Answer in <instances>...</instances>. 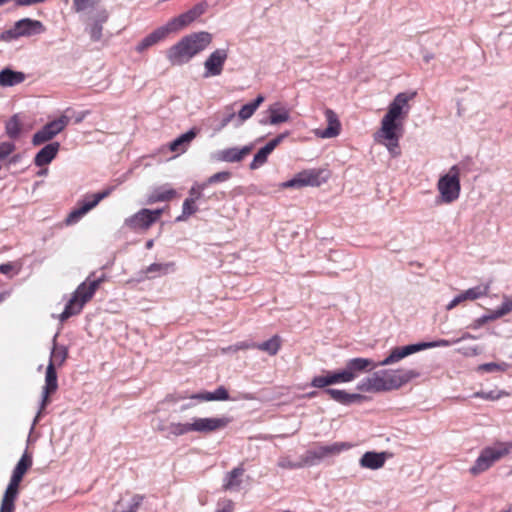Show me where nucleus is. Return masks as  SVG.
I'll list each match as a JSON object with an SVG mask.
<instances>
[{
	"label": "nucleus",
	"instance_id": "nucleus-1",
	"mask_svg": "<svg viewBox=\"0 0 512 512\" xmlns=\"http://www.w3.org/2000/svg\"><path fill=\"white\" fill-rule=\"evenodd\" d=\"M415 95V92L398 93L388 105L379 129L373 134L374 141L384 146L393 158L401 154L399 142L404 132V120L410 111L409 102Z\"/></svg>",
	"mask_w": 512,
	"mask_h": 512
},
{
	"label": "nucleus",
	"instance_id": "nucleus-2",
	"mask_svg": "<svg viewBox=\"0 0 512 512\" xmlns=\"http://www.w3.org/2000/svg\"><path fill=\"white\" fill-rule=\"evenodd\" d=\"M408 354H389L378 364L367 358H354L348 362L346 367L338 371H327L323 375L312 379L311 385L316 388H324L329 385L347 383L354 380L360 372L372 370L378 365H390L402 360Z\"/></svg>",
	"mask_w": 512,
	"mask_h": 512
},
{
	"label": "nucleus",
	"instance_id": "nucleus-3",
	"mask_svg": "<svg viewBox=\"0 0 512 512\" xmlns=\"http://www.w3.org/2000/svg\"><path fill=\"white\" fill-rule=\"evenodd\" d=\"M213 35L198 31L183 36L166 51V58L172 66H181L205 51L212 43Z\"/></svg>",
	"mask_w": 512,
	"mask_h": 512
},
{
	"label": "nucleus",
	"instance_id": "nucleus-4",
	"mask_svg": "<svg viewBox=\"0 0 512 512\" xmlns=\"http://www.w3.org/2000/svg\"><path fill=\"white\" fill-rule=\"evenodd\" d=\"M103 282V277L91 279L88 277L82 282L72 294V297L65 306L64 311L59 315V320L64 322L71 316L79 314L84 305L92 299L96 290Z\"/></svg>",
	"mask_w": 512,
	"mask_h": 512
},
{
	"label": "nucleus",
	"instance_id": "nucleus-5",
	"mask_svg": "<svg viewBox=\"0 0 512 512\" xmlns=\"http://www.w3.org/2000/svg\"><path fill=\"white\" fill-rule=\"evenodd\" d=\"M31 466L32 457L27 451H25L13 470L9 484L2 497L0 512H14L15 501L19 494L20 482Z\"/></svg>",
	"mask_w": 512,
	"mask_h": 512
},
{
	"label": "nucleus",
	"instance_id": "nucleus-6",
	"mask_svg": "<svg viewBox=\"0 0 512 512\" xmlns=\"http://www.w3.org/2000/svg\"><path fill=\"white\" fill-rule=\"evenodd\" d=\"M230 423L228 417H193L182 425H173L172 431L175 437H180L188 433L208 434L224 429Z\"/></svg>",
	"mask_w": 512,
	"mask_h": 512
},
{
	"label": "nucleus",
	"instance_id": "nucleus-7",
	"mask_svg": "<svg viewBox=\"0 0 512 512\" xmlns=\"http://www.w3.org/2000/svg\"><path fill=\"white\" fill-rule=\"evenodd\" d=\"M512 452V442H495L482 449L469 472L477 476Z\"/></svg>",
	"mask_w": 512,
	"mask_h": 512
},
{
	"label": "nucleus",
	"instance_id": "nucleus-8",
	"mask_svg": "<svg viewBox=\"0 0 512 512\" xmlns=\"http://www.w3.org/2000/svg\"><path fill=\"white\" fill-rule=\"evenodd\" d=\"M460 174L459 166L453 165L439 177L436 187L440 203L451 204L459 199L461 192Z\"/></svg>",
	"mask_w": 512,
	"mask_h": 512
},
{
	"label": "nucleus",
	"instance_id": "nucleus-9",
	"mask_svg": "<svg viewBox=\"0 0 512 512\" xmlns=\"http://www.w3.org/2000/svg\"><path fill=\"white\" fill-rule=\"evenodd\" d=\"M329 172L321 168L305 169L297 173L292 179L282 182L281 189L303 187H318L329 179Z\"/></svg>",
	"mask_w": 512,
	"mask_h": 512
},
{
	"label": "nucleus",
	"instance_id": "nucleus-10",
	"mask_svg": "<svg viewBox=\"0 0 512 512\" xmlns=\"http://www.w3.org/2000/svg\"><path fill=\"white\" fill-rule=\"evenodd\" d=\"M67 354H51L49 363L46 369V375H45V385L43 387L42 391V399L40 404V409L34 419V424L38 421L40 418V415L46 405L49 401V395L54 393L58 388L57 383V374H56V366H61L64 361L66 360Z\"/></svg>",
	"mask_w": 512,
	"mask_h": 512
},
{
	"label": "nucleus",
	"instance_id": "nucleus-11",
	"mask_svg": "<svg viewBox=\"0 0 512 512\" xmlns=\"http://www.w3.org/2000/svg\"><path fill=\"white\" fill-rule=\"evenodd\" d=\"M350 448H352V444L348 442H334L327 445L319 444L306 451L304 454V464L307 466H314L319 462L335 457Z\"/></svg>",
	"mask_w": 512,
	"mask_h": 512
},
{
	"label": "nucleus",
	"instance_id": "nucleus-12",
	"mask_svg": "<svg viewBox=\"0 0 512 512\" xmlns=\"http://www.w3.org/2000/svg\"><path fill=\"white\" fill-rule=\"evenodd\" d=\"M112 192V188H107L95 194L85 195L77 202V206L68 214L66 224L72 225L77 223L89 211L95 208L101 200L108 197Z\"/></svg>",
	"mask_w": 512,
	"mask_h": 512
},
{
	"label": "nucleus",
	"instance_id": "nucleus-13",
	"mask_svg": "<svg viewBox=\"0 0 512 512\" xmlns=\"http://www.w3.org/2000/svg\"><path fill=\"white\" fill-rule=\"evenodd\" d=\"M228 57L229 50L227 48H217L213 50L203 62L202 77L209 79L222 75Z\"/></svg>",
	"mask_w": 512,
	"mask_h": 512
},
{
	"label": "nucleus",
	"instance_id": "nucleus-14",
	"mask_svg": "<svg viewBox=\"0 0 512 512\" xmlns=\"http://www.w3.org/2000/svg\"><path fill=\"white\" fill-rule=\"evenodd\" d=\"M69 123V117L62 115L59 118L47 123L41 130L37 131L32 138L33 145H41L52 140L57 136Z\"/></svg>",
	"mask_w": 512,
	"mask_h": 512
},
{
	"label": "nucleus",
	"instance_id": "nucleus-15",
	"mask_svg": "<svg viewBox=\"0 0 512 512\" xmlns=\"http://www.w3.org/2000/svg\"><path fill=\"white\" fill-rule=\"evenodd\" d=\"M163 210L142 209L125 220V224L132 229H148L161 216Z\"/></svg>",
	"mask_w": 512,
	"mask_h": 512
},
{
	"label": "nucleus",
	"instance_id": "nucleus-16",
	"mask_svg": "<svg viewBox=\"0 0 512 512\" xmlns=\"http://www.w3.org/2000/svg\"><path fill=\"white\" fill-rule=\"evenodd\" d=\"M384 371L387 375L389 386L392 390L399 389L403 385L409 383L421 375V372L417 369H398Z\"/></svg>",
	"mask_w": 512,
	"mask_h": 512
},
{
	"label": "nucleus",
	"instance_id": "nucleus-17",
	"mask_svg": "<svg viewBox=\"0 0 512 512\" xmlns=\"http://www.w3.org/2000/svg\"><path fill=\"white\" fill-rule=\"evenodd\" d=\"M282 339L278 335L272 336L267 341L255 343L250 340L238 342L234 346V350H263L267 352H277L282 347Z\"/></svg>",
	"mask_w": 512,
	"mask_h": 512
},
{
	"label": "nucleus",
	"instance_id": "nucleus-18",
	"mask_svg": "<svg viewBox=\"0 0 512 512\" xmlns=\"http://www.w3.org/2000/svg\"><path fill=\"white\" fill-rule=\"evenodd\" d=\"M205 9L206 7L204 4L195 5L193 8L186 11L185 13H182L181 15L171 19L169 21L170 26H172L175 32H178L184 29L185 27L189 26L200 16H202L205 12Z\"/></svg>",
	"mask_w": 512,
	"mask_h": 512
},
{
	"label": "nucleus",
	"instance_id": "nucleus-19",
	"mask_svg": "<svg viewBox=\"0 0 512 512\" xmlns=\"http://www.w3.org/2000/svg\"><path fill=\"white\" fill-rule=\"evenodd\" d=\"M205 9L206 7L204 4L195 5L193 8L186 11L185 13H182L181 15L171 19L169 21L170 26H172L175 32H178L184 29L185 27L189 26L200 16H202L205 12Z\"/></svg>",
	"mask_w": 512,
	"mask_h": 512
},
{
	"label": "nucleus",
	"instance_id": "nucleus-20",
	"mask_svg": "<svg viewBox=\"0 0 512 512\" xmlns=\"http://www.w3.org/2000/svg\"><path fill=\"white\" fill-rule=\"evenodd\" d=\"M325 118L327 121L326 129H315L314 135L321 139H330L337 137L341 132V123L337 114L332 109H326Z\"/></svg>",
	"mask_w": 512,
	"mask_h": 512
},
{
	"label": "nucleus",
	"instance_id": "nucleus-21",
	"mask_svg": "<svg viewBox=\"0 0 512 512\" xmlns=\"http://www.w3.org/2000/svg\"><path fill=\"white\" fill-rule=\"evenodd\" d=\"M266 112L268 114L267 123L273 126L289 122L291 119L290 109L280 101L270 104Z\"/></svg>",
	"mask_w": 512,
	"mask_h": 512
},
{
	"label": "nucleus",
	"instance_id": "nucleus-22",
	"mask_svg": "<svg viewBox=\"0 0 512 512\" xmlns=\"http://www.w3.org/2000/svg\"><path fill=\"white\" fill-rule=\"evenodd\" d=\"M288 136V132L278 135L276 138L269 141L264 147H262L255 155L250 163L251 169H258L264 165L267 161L268 156L272 151Z\"/></svg>",
	"mask_w": 512,
	"mask_h": 512
},
{
	"label": "nucleus",
	"instance_id": "nucleus-23",
	"mask_svg": "<svg viewBox=\"0 0 512 512\" xmlns=\"http://www.w3.org/2000/svg\"><path fill=\"white\" fill-rule=\"evenodd\" d=\"M251 150H252L251 145H247L242 148H236V147L227 148V149L215 152L212 155V158L215 161H220V162H230V163L239 162L246 155H248L251 152Z\"/></svg>",
	"mask_w": 512,
	"mask_h": 512
},
{
	"label": "nucleus",
	"instance_id": "nucleus-24",
	"mask_svg": "<svg viewBox=\"0 0 512 512\" xmlns=\"http://www.w3.org/2000/svg\"><path fill=\"white\" fill-rule=\"evenodd\" d=\"M489 290L488 286H476L469 288L457 296H455L446 306L447 310H452L464 301H473L487 295Z\"/></svg>",
	"mask_w": 512,
	"mask_h": 512
},
{
	"label": "nucleus",
	"instance_id": "nucleus-25",
	"mask_svg": "<svg viewBox=\"0 0 512 512\" xmlns=\"http://www.w3.org/2000/svg\"><path fill=\"white\" fill-rule=\"evenodd\" d=\"M388 456L387 452L367 451L359 459V465L364 469L378 470L385 465Z\"/></svg>",
	"mask_w": 512,
	"mask_h": 512
},
{
	"label": "nucleus",
	"instance_id": "nucleus-26",
	"mask_svg": "<svg viewBox=\"0 0 512 512\" xmlns=\"http://www.w3.org/2000/svg\"><path fill=\"white\" fill-rule=\"evenodd\" d=\"M19 37H30L41 34L45 31V26L39 20L23 18L15 24Z\"/></svg>",
	"mask_w": 512,
	"mask_h": 512
},
{
	"label": "nucleus",
	"instance_id": "nucleus-27",
	"mask_svg": "<svg viewBox=\"0 0 512 512\" xmlns=\"http://www.w3.org/2000/svg\"><path fill=\"white\" fill-rule=\"evenodd\" d=\"M459 340H436V341H421L415 344L403 346L401 348H395L391 352H419L421 350L433 349V348H446L452 343H456Z\"/></svg>",
	"mask_w": 512,
	"mask_h": 512
},
{
	"label": "nucleus",
	"instance_id": "nucleus-28",
	"mask_svg": "<svg viewBox=\"0 0 512 512\" xmlns=\"http://www.w3.org/2000/svg\"><path fill=\"white\" fill-rule=\"evenodd\" d=\"M108 19V12L105 9H98L89 17L91 24L89 34L92 40L98 41L102 36V24Z\"/></svg>",
	"mask_w": 512,
	"mask_h": 512
},
{
	"label": "nucleus",
	"instance_id": "nucleus-29",
	"mask_svg": "<svg viewBox=\"0 0 512 512\" xmlns=\"http://www.w3.org/2000/svg\"><path fill=\"white\" fill-rule=\"evenodd\" d=\"M60 149V144L58 142H52L44 146L34 158V163L38 167H43L48 165L53 161L56 157Z\"/></svg>",
	"mask_w": 512,
	"mask_h": 512
},
{
	"label": "nucleus",
	"instance_id": "nucleus-30",
	"mask_svg": "<svg viewBox=\"0 0 512 512\" xmlns=\"http://www.w3.org/2000/svg\"><path fill=\"white\" fill-rule=\"evenodd\" d=\"M244 471V468L239 466L228 472L223 480V489L231 492L239 491L241 489Z\"/></svg>",
	"mask_w": 512,
	"mask_h": 512
},
{
	"label": "nucleus",
	"instance_id": "nucleus-31",
	"mask_svg": "<svg viewBox=\"0 0 512 512\" xmlns=\"http://www.w3.org/2000/svg\"><path fill=\"white\" fill-rule=\"evenodd\" d=\"M198 131L195 128L190 129L186 133L180 135L169 144V149L177 154L185 153L190 143L197 136Z\"/></svg>",
	"mask_w": 512,
	"mask_h": 512
},
{
	"label": "nucleus",
	"instance_id": "nucleus-32",
	"mask_svg": "<svg viewBox=\"0 0 512 512\" xmlns=\"http://www.w3.org/2000/svg\"><path fill=\"white\" fill-rule=\"evenodd\" d=\"M325 393L329 395L333 400L344 405L361 402L364 399V397L360 394L347 393L346 391L340 389L328 388L325 390Z\"/></svg>",
	"mask_w": 512,
	"mask_h": 512
},
{
	"label": "nucleus",
	"instance_id": "nucleus-33",
	"mask_svg": "<svg viewBox=\"0 0 512 512\" xmlns=\"http://www.w3.org/2000/svg\"><path fill=\"white\" fill-rule=\"evenodd\" d=\"M26 79L23 72L5 68L0 71V86L11 87L22 83Z\"/></svg>",
	"mask_w": 512,
	"mask_h": 512
},
{
	"label": "nucleus",
	"instance_id": "nucleus-34",
	"mask_svg": "<svg viewBox=\"0 0 512 512\" xmlns=\"http://www.w3.org/2000/svg\"><path fill=\"white\" fill-rule=\"evenodd\" d=\"M264 101L265 97L259 94L252 102L243 105L237 114L239 124L250 119Z\"/></svg>",
	"mask_w": 512,
	"mask_h": 512
},
{
	"label": "nucleus",
	"instance_id": "nucleus-35",
	"mask_svg": "<svg viewBox=\"0 0 512 512\" xmlns=\"http://www.w3.org/2000/svg\"><path fill=\"white\" fill-rule=\"evenodd\" d=\"M143 501L140 495H132L129 498H121L112 512H136Z\"/></svg>",
	"mask_w": 512,
	"mask_h": 512
},
{
	"label": "nucleus",
	"instance_id": "nucleus-36",
	"mask_svg": "<svg viewBox=\"0 0 512 512\" xmlns=\"http://www.w3.org/2000/svg\"><path fill=\"white\" fill-rule=\"evenodd\" d=\"M357 389L362 392L369 393H379L383 392L381 387L380 376L377 375V372L374 374L363 378L357 385Z\"/></svg>",
	"mask_w": 512,
	"mask_h": 512
},
{
	"label": "nucleus",
	"instance_id": "nucleus-37",
	"mask_svg": "<svg viewBox=\"0 0 512 512\" xmlns=\"http://www.w3.org/2000/svg\"><path fill=\"white\" fill-rule=\"evenodd\" d=\"M189 398L199 401H225L229 399V393L223 386H220L214 392L198 393Z\"/></svg>",
	"mask_w": 512,
	"mask_h": 512
},
{
	"label": "nucleus",
	"instance_id": "nucleus-38",
	"mask_svg": "<svg viewBox=\"0 0 512 512\" xmlns=\"http://www.w3.org/2000/svg\"><path fill=\"white\" fill-rule=\"evenodd\" d=\"M512 311V297L504 296L502 304L499 308L491 311L489 314L483 316L482 322H488L501 318Z\"/></svg>",
	"mask_w": 512,
	"mask_h": 512
},
{
	"label": "nucleus",
	"instance_id": "nucleus-39",
	"mask_svg": "<svg viewBox=\"0 0 512 512\" xmlns=\"http://www.w3.org/2000/svg\"><path fill=\"white\" fill-rule=\"evenodd\" d=\"M175 270L174 262H166V263H153L149 265L145 273L150 275V277H158L167 275Z\"/></svg>",
	"mask_w": 512,
	"mask_h": 512
},
{
	"label": "nucleus",
	"instance_id": "nucleus-40",
	"mask_svg": "<svg viewBox=\"0 0 512 512\" xmlns=\"http://www.w3.org/2000/svg\"><path fill=\"white\" fill-rule=\"evenodd\" d=\"M511 365L506 362H489L479 365L476 371L480 374H499L505 372Z\"/></svg>",
	"mask_w": 512,
	"mask_h": 512
},
{
	"label": "nucleus",
	"instance_id": "nucleus-41",
	"mask_svg": "<svg viewBox=\"0 0 512 512\" xmlns=\"http://www.w3.org/2000/svg\"><path fill=\"white\" fill-rule=\"evenodd\" d=\"M175 33L172 26H170L169 21L163 25L152 31L150 34L147 35L148 39L150 40V43L152 45H155L159 43L160 41L164 40L168 37L169 34Z\"/></svg>",
	"mask_w": 512,
	"mask_h": 512
},
{
	"label": "nucleus",
	"instance_id": "nucleus-42",
	"mask_svg": "<svg viewBox=\"0 0 512 512\" xmlns=\"http://www.w3.org/2000/svg\"><path fill=\"white\" fill-rule=\"evenodd\" d=\"M198 211V207L196 205V201H192V199L186 198L182 205V213L176 218L177 222L187 220L191 215L195 214Z\"/></svg>",
	"mask_w": 512,
	"mask_h": 512
},
{
	"label": "nucleus",
	"instance_id": "nucleus-43",
	"mask_svg": "<svg viewBox=\"0 0 512 512\" xmlns=\"http://www.w3.org/2000/svg\"><path fill=\"white\" fill-rule=\"evenodd\" d=\"M100 0H73V9L77 13L94 9Z\"/></svg>",
	"mask_w": 512,
	"mask_h": 512
},
{
	"label": "nucleus",
	"instance_id": "nucleus-44",
	"mask_svg": "<svg viewBox=\"0 0 512 512\" xmlns=\"http://www.w3.org/2000/svg\"><path fill=\"white\" fill-rule=\"evenodd\" d=\"M21 124L17 116H13L6 123V133L11 138H16L20 134Z\"/></svg>",
	"mask_w": 512,
	"mask_h": 512
},
{
	"label": "nucleus",
	"instance_id": "nucleus-45",
	"mask_svg": "<svg viewBox=\"0 0 512 512\" xmlns=\"http://www.w3.org/2000/svg\"><path fill=\"white\" fill-rule=\"evenodd\" d=\"M155 421V430L161 433H165L167 436L175 437V434L173 433L172 428L170 427H172L173 425H182V422H171L169 424H166L165 421L160 418L156 419Z\"/></svg>",
	"mask_w": 512,
	"mask_h": 512
},
{
	"label": "nucleus",
	"instance_id": "nucleus-46",
	"mask_svg": "<svg viewBox=\"0 0 512 512\" xmlns=\"http://www.w3.org/2000/svg\"><path fill=\"white\" fill-rule=\"evenodd\" d=\"M508 394L504 391H500V390H491V391H488V392H485V391H479V392H476L474 394V397H477V398H482V399H485V400H498L500 399L501 397L503 396H507Z\"/></svg>",
	"mask_w": 512,
	"mask_h": 512
},
{
	"label": "nucleus",
	"instance_id": "nucleus-47",
	"mask_svg": "<svg viewBox=\"0 0 512 512\" xmlns=\"http://www.w3.org/2000/svg\"><path fill=\"white\" fill-rule=\"evenodd\" d=\"M278 466L283 469H298L306 466L304 464V455L301 457L300 462H293L289 457H282L278 461Z\"/></svg>",
	"mask_w": 512,
	"mask_h": 512
},
{
	"label": "nucleus",
	"instance_id": "nucleus-48",
	"mask_svg": "<svg viewBox=\"0 0 512 512\" xmlns=\"http://www.w3.org/2000/svg\"><path fill=\"white\" fill-rule=\"evenodd\" d=\"M175 195H176V191L174 189L159 190L158 192H156L155 195L150 197L149 202L154 203V202L169 200V199L173 198Z\"/></svg>",
	"mask_w": 512,
	"mask_h": 512
},
{
	"label": "nucleus",
	"instance_id": "nucleus-49",
	"mask_svg": "<svg viewBox=\"0 0 512 512\" xmlns=\"http://www.w3.org/2000/svg\"><path fill=\"white\" fill-rule=\"evenodd\" d=\"M207 187V183H195L189 190L188 199H192V201H196L201 199L203 196V191Z\"/></svg>",
	"mask_w": 512,
	"mask_h": 512
},
{
	"label": "nucleus",
	"instance_id": "nucleus-50",
	"mask_svg": "<svg viewBox=\"0 0 512 512\" xmlns=\"http://www.w3.org/2000/svg\"><path fill=\"white\" fill-rule=\"evenodd\" d=\"M226 114L224 115V117L222 118L221 120V123H220V126L218 128V130H221L223 129L224 127H226L231 121H233L235 118H237V115L235 114L234 112V109H233V106L232 105H227L225 106L224 108Z\"/></svg>",
	"mask_w": 512,
	"mask_h": 512
},
{
	"label": "nucleus",
	"instance_id": "nucleus-51",
	"mask_svg": "<svg viewBox=\"0 0 512 512\" xmlns=\"http://www.w3.org/2000/svg\"><path fill=\"white\" fill-rule=\"evenodd\" d=\"M215 512H234V502L230 499L218 501Z\"/></svg>",
	"mask_w": 512,
	"mask_h": 512
},
{
	"label": "nucleus",
	"instance_id": "nucleus-52",
	"mask_svg": "<svg viewBox=\"0 0 512 512\" xmlns=\"http://www.w3.org/2000/svg\"><path fill=\"white\" fill-rule=\"evenodd\" d=\"M229 178H230V173L229 172H226V171L218 172V173H215L212 176H210L205 183H207V186H208L210 184H214V183H217V182L226 181Z\"/></svg>",
	"mask_w": 512,
	"mask_h": 512
},
{
	"label": "nucleus",
	"instance_id": "nucleus-53",
	"mask_svg": "<svg viewBox=\"0 0 512 512\" xmlns=\"http://www.w3.org/2000/svg\"><path fill=\"white\" fill-rule=\"evenodd\" d=\"M17 38H20V37L18 35L15 25L11 29L6 30L0 34V40L5 41V42H10Z\"/></svg>",
	"mask_w": 512,
	"mask_h": 512
},
{
	"label": "nucleus",
	"instance_id": "nucleus-54",
	"mask_svg": "<svg viewBox=\"0 0 512 512\" xmlns=\"http://www.w3.org/2000/svg\"><path fill=\"white\" fill-rule=\"evenodd\" d=\"M153 46L152 43H150V40L147 36H145L135 47V50L138 53H143L145 50H147L149 47Z\"/></svg>",
	"mask_w": 512,
	"mask_h": 512
},
{
	"label": "nucleus",
	"instance_id": "nucleus-55",
	"mask_svg": "<svg viewBox=\"0 0 512 512\" xmlns=\"http://www.w3.org/2000/svg\"><path fill=\"white\" fill-rule=\"evenodd\" d=\"M377 375L380 376L381 387H382L383 392L392 391V389L389 386L388 378H387L385 371L384 370L378 371Z\"/></svg>",
	"mask_w": 512,
	"mask_h": 512
},
{
	"label": "nucleus",
	"instance_id": "nucleus-56",
	"mask_svg": "<svg viewBox=\"0 0 512 512\" xmlns=\"http://www.w3.org/2000/svg\"><path fill=\"white\" fill-rule=\"evenodd\" d=\"M46 0H16L17 5L19 6H30L38 3H43Z\"/></svg>",
	"mask_w": 512,
	"mask_h": 512
},
{
	"label": "nucleus",
	"instance_id": "nucleus-57",
	"mask_svg": "<svg viewBox=\"0 0 512 512\" xmlns=\"http://www.w3.org/2000/svg\"><path fill=\"white\" fill-rule=\"evenodd\" d=\"M11 269H12V266L10 264L0 265V272H2V273H8Z\"/></svg>",
	"mask_w": 512,
	"mask_h": 512
},
{
	"label": "nucleus",
	"instance_id": "nucleus-58",
	"mask_svg": "<svg viewBox=\"0 0 512 512\" xmlns=\"http://www.w3.org/2000/svg\"><path fill=\"white\" fill-rule=\"evenodd\" d=\"M482 319H483V316L480 317L479 319L475 320L472 327L473 328H478L480 327L481 325H483L485 322H482Z\"/></svg>",
	"mask_w": 512,
	"mask_h": 512
},
{
	"label": "nucleus",
	"instance_id": "nucleus-59",
	"mask_svg": "<svg viewBox=\"0 0 512 512\" xmlns=\"http://www.w3.org/2000/svg\"><path fill=\"white\" fill-rule=\"evenodd\" d=\"M432 58H433V55H432V54H426V55L424 56V61H425V62H429Z\"/></svg>",
	"mask_w": 512,
	"mask_h": 512
},
{
	"label": "nucleus",
	"instance_id": "nucleus-60",
	"mask_svg": "<svg viewBox=\"0 0 512 512\" xmlns=\"http://www.w3.org/2000/svg\"><path fill=\"white\" fill-rule=\"evenodd\" d=\"M153 244H154L153 240H149V241H147V242H146V248H147V249H151V248L153 247Z\"/></svg>",
	"mask_w": 512,
	"mask_h": 512
},
{
	"label": "nucleus",
	"instance_id": "nucleus-61",
	"mask_svg": "<svg viewBox=\"0 0 512 512\" xmlns=\"http://www.w3.org/2000/svg\"><path fill=\"white\" fill-rule=\"evenodd\" d=\"M46 173H47V169L43 170V171H42V172H40L39 174H40V175H44V174H46Z\"/></svg>",
	"mask_w": 512,
	"mask_h": 512
},
{
	"label": "nucleus",
	"instance_id": "nucleus-62",
	"mask_svg": "<svg viewBox=\"0 0 512 512\" xmlns=\"http://www.w3.org/2000/svg\"><path fill=\"white\" fill-rule=\"evenodd\" d=\"M314 395H315V392H311V393L309 394V396H314Z\"/></svg>",
	"mask_w": 512,
	"mask_h": 512
}]
</instances>
